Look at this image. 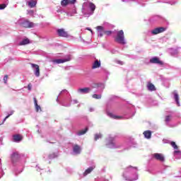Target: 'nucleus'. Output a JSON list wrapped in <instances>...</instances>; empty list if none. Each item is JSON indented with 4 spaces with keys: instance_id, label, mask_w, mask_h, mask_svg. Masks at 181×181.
<instances>
[{
    "instance_id": "1",
    "label": "nucleus",
    "mask_w": 181,
    "mask_h": 181,
    "mask_svg": "<svg viewBox=\"0 0 181 181\" xmlns=\"http://www.w3.org/2000/svg\"><path fill=\"white\" fill-rule=\"evenodd\" d=\"M69 95V91H67V90H62L57 98V102L59 103V99L62 98V104L64 107H70V105H71V103L72 104H78V100H71V98Z\"/></svg>"
},
{
    "instance_id": "2",
    "label": "nucleus",
    "mask_w": 181,
    "mask_h": 181,
    "mask_svg": "<svg viewBox=\"0 0 181 181\" xmlns=\"http://www.w3.org/2000/svg\"><path fill=\"white\" fill-rule=\"evenodd\" d=\"M82 13L85 18H90L91 16V2H84L82 6Z\"/></svg>"
},
{
    "instance_id": "3",
    "label": "nucleus",
    "mask_w": 181,
    "mask_h": 181,
    "mask_svg": "<svg viewBox=\"0 0 181 181\" xmlns=\"http://www.w3.org/2000/svg\"><path fill=\"white\" fill-rule=\"evenodd\" d=\"M115 42L120 45H125V36L124 35V30H120L117 32V36L115 38Z\"/></svg>"
},
{
    "instance_id": "4",
    "label": "nucleus",
    "mask_w": 181,
    "mask_h": 181,
    "mask_svg": "<svg viewBox=\"0 0 181 181\" xmlns=\"http://www.w3.org/2000/svg\"><path fill=\"white\" fill-rule=\"evenodd\" d=\"M96 29L98 32V36L99 37H103V36H104V35H105L106 36H111V35H112V31L111 30H105L104 29V28L101 25H98L96 27Z\"/></svg>"
},
{
    "instance_id": "5",
    "label": "nucleus",
    "mask_w": 181,
    "mask_h": 181,
    "mask_svg": "<svg viewBox=\"0 0 181 181\" xmlns=\"http://www.w3.org/2000/svg\"><path fill=\"white\" fill-rule=\"evenodd\" d=\"M21 160V155L18 152L13 153L11 155V162L13 165H15L16 163H18V162H20Z\"/></svg>"
},
{
    "instance_id": "6",
    "label": "nucleus",
    "mask_w": 181,
    "mask_h": 181,
    "mask_svg": "<svg viewBox=\"0 0 181 181\" xmlns=\"http://www.w3.org/2000/svg\"><path fill=\"white\" fill-rule=\"evenodd\" d=\"M57 33L60 37H70V35H69V33L64 28L58 29Z\"/></svg>"
},
{
    "instance_id": "7",
    "label": "nucleus",
    "mask_w": 181,
    "mask_h": 181,
    "mask_svg": "<svg viewBox=\"0 0 181 181\" xmlns=\"http://www.w3.org/2000/svg\"><path fill=\"white\" fill-rule=\"evenodd\" d=\"M107 148H110V149L117 148V146H115V138L109 137L107 139Z\"/></svg>"
},
{
    "instance_id": "8",
    "label": "nucleus",
    "mask_w": 181,
    "mask_h": 181,
    "mask_svg": "<svg viewBox=\"0 0 181 181\" xmlns=\"http://www.w3.org/2000/svg\"><path fill=\"white\" fill-rule=\"evenodd\" d=\"M71 60V55H67L64 59H59L53 61V63L56 64H60L62 63H66V62H70Z\"/></svg>"
},
{
    "instance_id": "9",
    "label": "nucleus",
    "mask_w": 181,
    "mask_h": 181,
    "mask_svg": "<svg viewBox=\"0 0 181 181\" xmlns=\"http://www.w3.org/2000/svg\"><path fill=\"white\" fill-rule=\"evenodd\" d=\"M31 67L34 71V74L36 77L40 76V69L39 68V65L35 64H30Z\"/></svg>"
},
{
    "instance_id": "10",
    "label": "nucleus",
    "mask_w": 181,
    "mask_h": 181,
    "mask_svg": "<svg viewBox=\"0 0 181 181\" xmlns=\"http://www.w3.org/2000/svg\"><path fill=\"white\" fill-rule=\"evenodd\" d=\"M153 159L158 160L159 162H165V156L162 153H155L152 155Z\"/></svg>"
},
{
    "instance_id": "11",
    "label": "nucleus",
    "mask_w": 181,
    "mask_h": 181,
    "mask_svg": "<svg viewBox=\"0 0 181 181\" xmlns=\"http://www.w3.org/2000/svg\"><path fill=\"white\" fill-rule=\"evenodd\" d=\"M91 91V88L88 87L81 88L77 90L78 94L84 95L88 94Z\"/></svg>"
},
{
    "instance_id": "12",
    "label": "nucleus",
    "mask_w": 181,
    "mask_h": 181,
    "mask_svg": "<svg viewBox=\"0 0 181 181\" xmlns=\"http://www.w3.org/2000/svg\"><path fill=\"white\" fill-rule=\"evenodd\" d=\"M20 23L23 28H35V23L28 21H24Z\"/></svg>"
},
{
    "instance_id": "13",
    "label": "nucleus",
    "mask_w": 181,
    "mask_h": 181,
    "mask_svg": "<svg viewBox=\"0 0 181 181\" xmlns=\"http://www.w3.org/2000/svg\"><path fill=\"white\" fill-rule=\"evenodd\" d=\"M150 63L153 64H160V66H163V62L160 61L158 57H153L150 59Z\"/></svg>"
},
{
    "instance_id": "14",
    "label": "nucleus",
    "mask_w": 181,
    "mask_h": 181,
    "mask_svg": "<svg viewBox=\"0 0 181 181\" xmlns=\"http://www.w3.org/2000/svg\"><path fill=\"white\" fill-rule=\"evenodd\" d=\"M165 30H166V28H163V27H160V28H155L154 30H153L151 31L152 35H159V33H163V32H165Z\"/></svg>"
},
{
    "instance_id": "15",
    "label": "nucleus",
    "mask_w": 181,
    "mask_h": 181,
    "mask_svg": "<svg viewBox=\"0 0 181 181\" xmlns=\"http://www.w3.org/2000/svg\"><path fill=\"white\" fill-rule=\"evenodd\" d=\"M23 139V136L21 134H14L13 135V142H16L19 144Z\"/></svg>"
},
{
    "instance_id": "16",
    "label": "nucleus",
    "mask_w": 181,
    "mask_h": 181,
    "mask_svg": "<svg viewBox=\"0 0 181 181\" xmlns=\"http://www.w3.org/2000/svg\"><path fill=\"white\" fill-rule=\"evenodd\" d=\"M73 153L74 155H80L81 153V147L78 145H74L73 146Z\"/></svg>"
},
{
    "instance_id": "17",
    "label": "nucleus",
    "mask_w": 181,
    "mask_h": 181,
    "mask_svg": "<svg viewBox=\"0 0 181 181\" xmlns=\"http://www.w3.org/2000/svg\"><path fill=\"white\" fill-rule=\"evenodd\" d=\"M69 4H71V5L76 4V0H62L61 5L62 6H67Z\"/></svg>"
},
{
    "instance_id": "18",
    "label": "nucleus",
    "mask_w": 181,
    "mask_h": 181,
    "mask_svg": "<svg viewBox=\"0 0 181 181\" xmlns=\"http://www.w3.org/2000/svg\"><path fill=\"white\" fill-rule=\"evenodd\" d=\"M36 4H37V1L35 0H30L27 2V5L29 8H35V6H36Z\"/></svg>"
},
{
    "instance_id": "19",
    "label": "nucleus",
    "mask_w": 181,
    "mask_h": 181,
    "mask_svg": "<svg viewBox=\"0 0 181 181\" xmlns=\"http://www.w3.org/2000/svg\"><path fill=\"white\" fill-rule=\"evenodd\" d=\"M100 67H101V62L98 59H96L92 66V69H98Z\"/></svg>"
},
{
    "instance_id": "20",
    "label": "nucleus",
    "mask_w": 181,
    "mask_h": 181,
    "mask_svg": "<svg viewBox=\"0 0 181 181\" xmlns=\"http://www.w3.org/2000/svg\"><path fill=\"white\" fill-rule=\"evenodd\" d=\"M143 134L145 138H146L147 139H151V137L152 136V132L151 131H145Z\"/></svg>"
},
{
    "instance_id": "21",
    "label": "nucleus",
    "mask_w": 181,
    "mask_h": 181,
    "mask_svg": "<svg viewBox=\"0 0 181 181\" xmlns=\"http://www.w3.org/2000/svg\"><path fill=\"white\" fill-rule=\"evenodd\" d=\"M147 88H148V90H149V91H155V90H156V88H155V85L151 82H149L147 84Z\"/></svg>"
},
{
    "instance_id": "22",
    "label": "nucleus",
    "mask_w": 181,
    "mask_h": 181,
    "mask_svg": "<svg viewBox=\"0 0 181 181\" xmlns=\"http://www.w3.org/2000/svg\"><path fill=\"white\" fill-rule=\"evenodd\" d=\"M30 43V41L29 39H24L21 42H19V46H25V45H29Z\"/></svg>"
},
{
    "instance_id": "23",
    "label": "nucleus",
    "mask_w": 181,
    "mask_h": 181,
    "mask_svg": "<svg viewBox=\"0 0 181 181\" xmlns=\"http://www.w3.org/2000/svg\"><path fill=\"white\" fill-rule=\"evenodd\" d=\"M34 104L37 112L42 111L40 105H37V100H36V98H34Z\"/></svg>"
},
{
    "instance_id": "24",
    "label": "nucleus",
    "mask_w": 181,
    "mask_h": 181,
    "mask_svg": "<svg viewBox=\"0 0 181 181\" xmlns=\"http://www.w3.org/2000/svg\"><path fill=\"white\" fill-rule=\"evenodd\" d=\"M87 131H88V127H86V128L78 132L77 135L78 136H81V135H84V134H86L87 132Z\"/></svg>"
},
{
    "instance_id": "25",
    "label": "nucleus",
    "mask_w": 181,
    "mask_h": 181,
    "mask_svg": "<svg viewBox=\"0 0 181 181\" xmlns=\"http://www.w3.org/2000/svg\"><path fill=\"white\" fill-rule=\"evenodd\" d=\"M103 138V134L101 133H96L94 135V141H98V139H101Z\"/></svg>"
},
{
    "instance_id": "26",
    "label": "nucleus",
    "mask_w": 181,
    "mask_h": 181,
    "mask_svg": "<svg viewBox=\"0 0 181 181\" xmlns=\"http://www.w3.org/2000/svg\"><path fill=\"white\" fill-rule=\"evenodd\" d=\"M90 173H91V167H89L88 169L85 170V172L83 174V177H85V176H87V175H90Z\"/></svg>"
},
{
    "instance_id": "27",
    "label": "nucleus",
    "mask_w": 181,
    "mask_h": 181,
    "mask_svg": "<svg viewBox=\"0 0 181 181\" xmlns=\"http://www.w3.org/2000/svg\"><path fill=\"white\" fill-rule=\"evenodd\" d=\"M57 156H59L57 153H53L49 155V159H54V158H57Z\"/></svg>"
},
{
    "instance_id": "28",
    "label": "nucleus",
    "mask_w": 181,
    "mask_h": 181,
    "mask_svg": "<svg viewBox=\"0 0 181 181\" xmlns=\"http://www.w3.org/2000/svg\"><path fill=\"white\" fill-rule=\"evenodd\" d=\"M174 98L177 104V105H180V103H179V95L177 93H174Z\"/></svg>"
},
{
    "instance_id": "29",
    "label": "nucleus",
    "mask_w": 181,
    "mask_h": 181,
    "mask_svg": "<svg viewBox=\"0 0 181 181\" xmlns=\"http://www.w3.org/2000/svg\"><path fill=\"white\" fill-rule=\"evenodd\" d=\"M109 115L110 116L111 118H113L114 119H121V116L114 115L112 113H109Z\"/></svg>"
},
{
    "instance_id": "30",
    "label": "nucleus",
    "mask_w": 181,
    "mask_h": 181,
    "mask_svg": "<svg viewBox=\"0 0 181 181\" xmlns=\"http://www.w3.org/2000/svg\"><path fill=\"white\" fill-rule=\"evenodd\" d=\"M8 1H6L5 4H0V10L5 9L8 6Z\"/></svg>"
},
{
    "instance_id": "31",
    "label": "nucleus",
    "mask_w": 181,
    "mask_h": 181,
    "mask_svg": "<svg viewBox=\"0 0 181 181\" xmlns=\"http://www.w3.org/2000/svg\"><path fill=\"white\" fill-rule=\"evenodd\" d=\"M170 145H171V146H172L174 149H179V147H178L177 145L176 144V142H175V141H171V142H170Z\"/></svg>"
},
{
    "instance_id": "32",
    "label": "nucleus",
    "mask_w": 181,
    "mask_h": 181,
    "mask_svg": "<svg viewBox=\"0 0 181 181\" xmlns=\"http://www.w3.org/2000/svg\"><path fill=\"white\" fill-rule=\"evenodd\" d=\"M92 97L93 98H95V100H100L101 98V95L93 94Z\"/></svg>"
},
{
    "instance_id": "33",
    "label": "nucleus",
    "mask_w": 181,
    "mask_h": 181,
    "mask_svg": "<svg viewBox=\"0 0 181 181\" xmlns=\"http://www.w3.org/2000/svg\"><path fill=\"white\" fill-rule=\"evenodd\" d=\"M171 119H172V116L170 115L165 116V122H169V121H170Z\"/></svg>"
},
{
    "instance_id": "34",
    "label": "nucleus",
    "mask_w": 181,
    "mask_h": 181,
    "mask_svg": "<svg viewBox=\"0 0 181 181\" xmlns=\"http://www.w3.org/2000/svg\"><path fill=\"white\" fill-rule=\"evenodd\" d=\"M13 114V111L10 112V114L8 115L4 119V122H5L6 121V119H8V117H11V115H12Z\"/></svg>"
},
{
    "instance_id": "35",
    "label": "nucleus",
    "mask_w": 181,
    "mask_h": 181,
    "mask_svg": "<svg viewBox=\"0 0 181 181\" xmlns=\"http://www.w3.org/2000/svg\"><path fill=\"white\" fill-rule=\"evenodd\" d=\"M91 11H92V14L93 13L94 11H95V5L93 3H91Z\"/></svg>"
},
{
    "instance_id": "36",
    "label": "nucleus",
    "mask_w": 181,
    "mask_h": 181,
    "mask_svg": "<svg viewBox=\"0 0 181 181\" xmlns=\"http://www.w3.org/2000/svg\"><path fill=\"white\" fill-rule=\"evenodd\" d=\"M4 84H8V75L4 76Z\"/></svg>"
},
{
    "instance_id": "37",
    "label": "nucleus",
    "mask_w": 181,
    "mask_h": 181,
    "mask_svg": "<svg viewBox=\"0 0 181 181\" xmlns=\"http://www.w3.org/2000/svg\"><path fill=\"white\" fill-rule=\"evenodd\" d=\"M28 15H30V16H33V14L35 13L33 10H28Z\"/></svg>"
},
{
    "instance_id": "38",
    "label": "nucleus",
    "mask_w": 181,
    "mask_h": 181,
    "mask_svg": "<svg viewBox=\"0 0 181 181\" xmlns=\"http://www.w3.org/2000/svg\"><path fill=\"white\" fill-rule=\"evenodd\" d=\"M2 176H4V170L2 168H0V179L2 177Z\"/></svg>"
},
{
    "instance_id": "39",
    "label": "nucleus",
    "mask_w": 181,
    "mask_h": 181,
    "mask_svg": "<svg viewBox=\"0 0 181 181\" xmlns=\"http://www.w3.org/2000/svg\"><path fill=\"white\" fill-rule=\"evenodd\" d=\"M28 88L29 91H30V90H32V85L30 83L28 84Z\"/></svg>"
},
{
    "instance_id": "40",
    "label": "nucleus",
    "mask_w": 181,
    "mask_h": 181,
    "mask_svg": "<svg viewBox=\"0 0 181 181\" xmlns=\"http://www.w3.org/2000/svg\"><path fill=\"white\" fill-rule=\"evenodd\" d=\"M85 30H89L90 32H91V28H86Z\"/></svg>"
},
{
    "instance_id": "41",
    "label": "nucleus",
    "mask_w": 181,
    "mask_h": 181,
    "mask_svg": "<svg viewBox=\"0 0 181 181\" xmlns=\"http://www.w3.org/2000/svg\"><path fill=\"white\" fill-rule=\"evenodd\" d=\"M68 16H73V14H70V13H67Z\"/></svg>"
},
{
    "instance_id": "42",
    "label": "nucleus",
    "mask_w": 181,
    "mask_h": 181,
    "mask_svg": "<svg viewBox=\"0 0 181 181\" xmlns=\"http://www.w3.org/2000/svg\"><path fill=\"white\" fill-rule=\"evenodd\" d=\"M36 169H37V170H39V169H40V168H39V166H36Z\"/></svg>"
},
{
    "instance_id": "43",
    "label": "nucleus",
    "mask_w": 181,
    "mask_h": 181,
    "mask_svg": "<svg viewBox=\"0 0 181 181\" xmlns=\"http://www.w3.org/2000/svg\"><path fill=\"white\" fill-rule=\"evenodd\" d=\"M179 152H180V151H175V153H179Z\"/></svg>"
},
{
    "instance_id": "44",
    "label": "nucleus",
    "mask_w": 181,
    "mask_h": 181,
    "mask_svg": "<svg viewBox=\"0 0 181 181\" xmlns=\"http://www.w3.org/2000/svg\"><path fill=\"white\" fill-rule=\"evenodd\" d=\"M15 173H16V175H18V172L16 171Z\"/></svg>"
},
{
    "instance_id": "45",
    "label": "nucleus",
    "mask_w": 181,
    "mask_h": 181,
    "mask_svg": "<svg viewBox=\"0 0 181 181\" xmlns=\"http://www.w3.org/2000/svg\"><path fill=\"white\" fill-rule=\"evenodd\" d=\"M22 170H21L20 172H18V173H21Z\"/></svg>"
},
{
    "instance_id": "46",
    "label": "nucleus",
    "mask_w": 181,
    "mask_h": 181,
    "mask_svg": "<svg viewBox=\"0 0 181 181\" xmlns=\"http://www.w3.org/2000/svg\"><path fill=\"white\" fill-rule=\"evenodd\" d=\"M74 13H76V11H74Z\"/></svg>"
}]
</instances>
